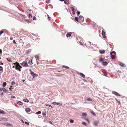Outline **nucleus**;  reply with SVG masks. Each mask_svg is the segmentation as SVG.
I'll return each instance as SVG.
<instances>
[{
	"label": "nucleus",
	"mask_w": 127,
	"mask_h": 127,
	"mask_svg": "<svg viewBox=\"0 0 127 127\" xmlns=\"http://www.w3.org/2000/svg\"><path fill=\"white\" fill-rule=\"evenodd\" d=\"M98 123V122L97 121L95 122H94V124L95 125H97Z\"/></svg>",
	"instance_id": "obj_29"
},
{
	"label": "nucleus",
	"mask_w": 127,
	"mask_h": 127,
	"mask_svg": "<svg viewBox=\"0 0 127 127\" xmlns=\"http://www.w3.org/2000/svg\"><path fill=\"white\" fill-rule=\"evenodd\" d=\"M71 8L72 11L73 10L74 11H76L77 10V8L76 7H72Z\"/></svg>",
	"instance_id": "obj_8"
},
{
	"label": "nucleus",
	"mask_w": 127,
	"mask_h": 127,
	"mask_svg": "<svg viewBox=\"0 0 127 127\" xmlns=\"http://www.w3.org/2000/svg\"><path fill=\"white\" fill-rule=\"evenodd\" d=\"M77 15H79V14L80 13V11H78V10L77 11Z\"/></svg>",
	"instance_id": "obj_41"
},
{
	"label": "nucleus",
	"mask_w": 127,
	"mask_h": 127,
	"mask_svg": "<svg viewBox=\"0 0 127 127\" xmlns=\"http://www.w3.org/2000/svg\"><path fill=\"white\" fill-rule=\"evenodd\" d=\"M85 120L87 121L89 123H90V121L87 118L85 119Z\"/></svg>",
	"instance_id": "obj_47"
},
{
	"label": "nucleus",
	"mask_w": 127,
	"mask_h": 127,
	"mask_svg": "<svg viewBox=\"0 0 127 127\" xmlns=\"http://www.w3.org/2000/svg\"><path fill=\"white\" fill-rule=\"evenodd\" d=\"M80 44L81 45H83V44L82 42L80 41L79 42Z\"/></svg>",
	"instance_id": "obj_54"
},
{
	"label": "nucleus",
	"mask_w": 127,
	"mask_h": 127,
	"mask_svg": "<svg viewBox=\"0 0 127 127\" xmlns=\"http://www.w3.org/2000/svg\"><path fill=\"white\" fill-rule=\"evenodd\" d=\"M119 64L120 65H121V66H123V67H125V64H123V63H121V62H120L119 63Z\"/></svg>",
	"instance_id": "obj_13"
},
{
	"label": "nucleus",
	"mask_w": 127,
	"mask_h": 127,
	"mask_svg": "<svg viewBox=\"0 0 127 127\" xmlns=\"http://www.w3.org/2000/svg\"><path fill=\"white\" fill-rule=\"evenodd\" d=\"M112 94L115 95L116 96H120V95L117 92H112Z\"/></svg>",
	"instance_id": "obj_6"
},
{
	"label": "nucleus",
	"mask_w": 127,
	"mask_h": 127,
	"mask_svg": "<svg viewBox=\"0 0 127 127\" xmlns=\"http://www.w3.org/2000/svg\"><path fill=\"white\" fill-rule=\"evenodd\" d=\"M2 88H0V91L1 92L2 91Z\"/></svg>",
	"instance_id": "obj_56"
},
{
	"label": "nucleus",
	"mask_w": 127,
	"mask_h": 127,
	"mask_svg": "<svg viewBox=\"0 0 127 127\" xmlns=\"http://www.w3.org/2000/svg\"><path fill=\"white\" fill-rule=\"evenodd\" d=\"M36 18L35 17V16L33 17V20H36Z\"/></svg>",
	"instance_id": "obj_42"
},
{
	"label": "nucleus",
	"mask_w": 127,
	"mask_h": 127,
	"mask_svg": "<svg viewBox=\"0 0 127 127\" xmlns=\"http://www.w3.org/2000/svg\"><path fill=\"white\" fill-rule=\"evenodd\" d=\"M1 64H3V63H1V61L0 60V65H1Z\"/></svg>",
	"instance_id": "obj_55"
},
{
	"label": "nucleus",
	"mask_w": 127,
	"mask_h": 127,
	"mask_svg": "<svg viewBox=\"0 0 127 127\" xmlns=\"http://www.w3.org/2000/svg\"><path fill=\"white\" fill-rule=\"evenodd\" d=\"M17 103L20 105H23L22 102L21 101H18L17 102Z\"/></svg>",
	"instance_id": "obj_14"
},
{
	"label": "nucleus",
	"mask_w": 127,
	"mask_h": 127,
	"mask_svg": "<svg viewBox=\"0 0 127 127\" xmlns=\"http://www.w3.org/2000/svg\"><path fill=\"white\" fill-rule=\"evenodd\" d=\"M14 66H13V67H14Z\"/></svg>",
	"instance_id": "obj_63"
},
{
	"label": "nucleus",
	"mask_w": 127,
	"mask_h": 127,
	"mask_svg": "<svg viewBox=\"0 0 127 127\" xmlns=\"http://www.w3.org/2000/svg\"><path fill=\"white\" fill-rule=\"evenodd\" d=\"M99 61H100L102 62H103V61H103L104 59L102 58H100L99 59Z\"/></svg>",
	"instance_id": "obj_28"
},
{
	"label": "nucleus",
	"mask_w": 127,
	"mask_h": 127,
	"mask_svg": "<svg viewBox=\"0 0 127 127\" xmlns=\"http://www.w3.org/2000/svg\"><path fill=\"white\" fill-rule=\"evenodd\" d=\"M0 70L2 71H3V69L2 66H0Z\"/></svg>",
	"instance_id": "obj_25"
},
{
	"label": "nucleus",
	"mask_w": 127,
	"mask_h": 127,
	"mask_svg": "<svg viewBox=\"0 0 127 127\" xmlns=\"http://www.w3.org/2000/svg\"><path fill=\"white\" fill-rule=\"evenodd\" d=\"M63 67L64 68H65L67 69H69V67L67 66H63Z\"/></svg>",
	"instance_id": "obj_31"
},
{
	"label": "nucleus",
	"mask_w": 127,
	"mask_h": 127,
	"mask_svg": "<svg viewBox=\"0 0 127 127\" xmlns=\"http://www.w3.org/2000/svg\"><path fill=\"white\" fill-rule=\"evenodd\" d=\"M8 61L10 62H12V61L11 60V59H8V58H7L6 59Z\"/></svg>",
	"instance_id": "obj_26"
},
{
	"label": "nucleus",
	"mask_w": 127,
	"mask_h": 127,
	"mask_svg": "<svg viewBox=\"0 0 127 127\" xmlns=\"http://www.w3.org/2000/svg\"><path fill=\"white\" fill-rule=\"evenodd\" d=\"M76 11H72V13L73 14H75Z\"/></svg>",
	"instance_id": "obj_49"
},
{
	"label": "nucleus",
	"mask_w": 127,
	"mask_h": 127,
	"mask_svg": "<svg viewBox=\"0 0 127 127\" xmlns=\"http://www.w3.org/2000/svg\"><path fill=\"white\" fill-rule=\"evenodd\" d=\"M12 83L13 84H15V82H12Z\"/></svg>",
	"instance_id": "obj_61"
},
{
	"label": "nucleus",
	"mask_w": 127,
	"mask_h": 127,
	"mask_svg": "<svg viewBox=\"0 0 127 127\" xmlns=\"http://www.w3.org/2000/svg\"><path fill=\"white\" fill-rule=\"evenodd\" d=\"M87 114L86 113H83L82 114V118H84V117H83L85 116L86 117L87 116Z\"/></svg>",
	"instance_id": "obj_11"
},
{
	"label": "nucleus",
	"mask_w": 127,
	"mask_h": 127,
	"mask_svg": "<svg viewBox=\"0 0 127 127\" xmlns=\"http://www.w3.org/2000/svg\"><path fill=\"white\" fill-rule=\"evenodd\" d=\"M45 105L46 106H48L49 107H51L52 108V106H51V105H49V104H45Z\"/></svg>",
	"instance_id": "obj_36"
},
{
	"label": "nucleus",
	"mask_w": 127,
	"mask_h": 127,
	"mask_svg": "<svg viewBox=\"0 0 127 127\" xmlns=\"http://www.w3.org/2000/svg\"><path fill=\"white\" fill-rule=\"evenodd\" d=\"M46 114V113L45 112H44L42 113V115L44 117H45L44 116H45Z\"/></svg>",
	"instance_id": "obj_23"
},
{
	"label": "nucleus",
	"mask_w": 127,
	"mask_h": 127,
	"mask_svg": "<svg viewBox=\"0 0 127 127\" xmlns=\"http://www.w3.org/2000/svg\"><path fill=\"white\" fill-rule=\"evenodd\" d=\"M75 20H76L77 22L79 21V19H78L77 17H76L75 18Z\"/></svg>",
	"instance_id": "obj_27"
},
{
	"label": "nucleus",
	"mask_w": 127,
	"mask_h": 127,
	"mask_svg": "<svg viewBox=\"0 0 127 127\" xmlns=\"http://www.w3.org/2000/svg\"><path fill=\"white\" fill-rule=\"evenodd\" d=\"M102 64L103 65H107V62L106 61H103L102 62Z\"/></svg>",
	"instance_id": "obj_19"
},
{
	"label": "nucleus",
	"mask_w": 127,
	"mask_h": 127,
	"mask_svg": "<svg viewBox=\"0 0 127 127\" xmlns=\"http://www.w3.org/2000/svg\"><path fill=\"white\" fill-rule=\"evenodd\" d=\"M102 35L103 37V38H106V36H105V33L104 31L103 30L102 31Z\"/></svg>",
	"instance_id": "obj_5"
},
{
	"label": "nucleus",
	"mask_w": 127,
	"mask_h": 127,
	"mask_svg": "<svg viewBox=\"0 0 127 127\" xmlns=\"http://www.w3.org/2000/svg\"><path fill=\"white\" fill-rule=\"evenodd\" d=\"M9 89L10 90H11V88H9Z\"/></svg>",
	"instance_id": "obj_62"
},
{
	"label": "nucleus",
	"mask_w": 127,
	"mask_h": 127,
	"mask_svg": "<svg viewBox=\"0 0 127 127\" xmlns=\"http://www.w3.org/2000/svg\"><path fill=\"white\" fill-rule=\"evenodd\" d=\"M25 124H27V125H29V123H28L27 122H25Z\"/></svg>",
	"instance_id": "obj_44"
},
{
	"label": "nucleus",
	"mask_w": 127,
	"mask_h": 127,
	"mask_svg": "<svg viewBox=\"0 0 127 127\" xmlns=\"http://www.w3.org/2000/svg\"><path fill=\"white\" fill-rule=\"evenodd\" d=\"M111 57L113 59H114L115 58V56L116 55V53L114 51H113L110 53Z\"/></svg>",
	"instance_id": "obj_2"
},
{
	"label": "nucleus",
	"mask_w": 127,
	"mask_h": 127,
	"mask_svg": "<svg viewBox=\"0 0 127 127\" xmlns=\"http://www.w3.org/2000/svg\"><path fill=\"white\" fill-rule=\"evenodd\" d=\"M13 64L16 65L15 68L16 69L19 70V71H21V69L22 68V67L20 65L19 63L16 62L13 63Z\"/></svg>",
	"instance_id": "obj_1"
},
{
	"label": "nucleus",
	"mask_w": 127,
	"mask_h": 127,
	"mask_svg": "<svg viewBox=\"0 0 127 127\" xmlns=\"http://www.w3.org/2000/svg\"><path fill=\"white\" fill-rule=\"evenodd\" d=\"M72 33L71 32H70L67 33L66 34V36L67 37H69L70 36Z\"/></svg>",
	"instance_id": "obj_9"
},
{
	"label": "nucleus",
	"mask_w": 127,
	"mask_h": 127,
	"mask_svg": "<svg viewBox=\"0 0 127 127\" xmlns=\"http://www.w3.org/2000/svg\"><path fill=\"white\" fill-rule=\"evenodd\" d=\"M74 120L72 119H70V122L71 123H72L74 122Z\"/></svg>",
	"instance_id": "obj_30"
},
{
	"label": "nucleus",
	"mask_w": 127,
	"mask_h": 127,
	"mask_svg": "<svg viewBox=\"0 0 127 127\" xmlns=\"http://www.w3.org/2000/svg\"><path fill=\"white\" fill-rule=\"evenodd\" d=\"M32 60H30L28 62L29 64H33V63L32 62Z\"/></svg>",
	"instance_id": "obj_20"
},
{
	"label": "nucleus",
	"mask_w": 127,
	"mask_h": 127,
	"mask_svg": "<svg viewBox=\"0 0 127 127\" xmlns=\"http://www.w3.org/2000/svg\"><path fill=\"white\" fill-rule=\"evenodd\" d=\"M91 113L94 115L95 116H96V114H95L94 113V112H93V111L92 112H91Z\"/></svg>",
	"instance_id": "obj_35"
},
{
	"label": "nucleus",
	"mask_w": 127,
	"mask_h": 127,
	"mask_svg": "<svg viewBox=\"0 0 127 127\" xmlns=\"http://www.w3.org/2000/svg\"><path fill=\"white\" fill-rule=\"evenodd\" d=\"M23 101L27 102H29V100L27 98H25L23 99Z\"/></svg>",
	"instance_id": "obj_16"
},
{
	"label": "nucleus",
	"mask_w": 127,
	"mask_h": 127,
	"mask_svg": "<svg viewBox=\"0 0 127 127\" xmlns=\"http://www.w3.org/2000/svg\"><path fill=\"white\" fill-rule=\"evenodd\" d=\"M25 111L27 113H28L31 111V109L29 108H26Z\"/></svg>",
	"instance_id": "obj_10"
},
{
	"label": "nucleus",
	"mask_w": 127,
	"mask_h": 127,
	"mask_svg": "<svg viewBox=\"0 0 127 127\" xmlns=\"http://www.w3.org/2000/svg\"><path fill=\"white\" fill-rule=\"evenodd\" d=\"M68 0H65L64 1V3L66 4H68L69 3Z\"/></svg>",
	"instance_id": "obj_18"
},
{
	"label": "nucleus",
	"mask_w": 127,
	"mask_h": 127,
	"mask_svg": "<svg viewBox=\"0 0 127 127\" xmlns=\"http://www.w3.org/2000/svg\"><path fill=\"white\" fill-rule=\"evenodd\" d=\"M82 124H83V125H84L86 126H87L85 122H82Z\"/></svg>",
	"instance_id": "obj_32"
},
{
	"label": "nucleus",
	"mask_w": 127,
	"mask_h": 127,
	"mask_svg": "<svg viewBox=\"0 0 127 127\" xmlns=\"http://www.w3.org/2000/svg\"><path fill=\"white\" fill-rule=\"evenodd\" d=\"M30 73H31V74L32 75V76L34 74V73L32 71H31V72H30Z\"/></svg>",
	"instance_id": "obj_39"
},
{
	"label": "nucleus",
	"mask_w": 127,
	"mask_h": 127,
	"mask_svg": "<svg viewBox=\"0 0 127 127\" xmlns=\"http://www.w3.org/2000/svg\"><path fill=\"white\" fill-rule=\"evenodd\" d=\"M83 81L84 82H87V81L85 80H84Z\"/></svg>",
	"instance_id": "obj_60"
},
{
	"label": "nucleus",
	"mask_w": 127,
	"mask_h": 127,
	"mask_svg": "<svg viewBox=\"0 0 127 127\" xmlns=\"http://www.w3.org/2000/svg\"><path fill=\"white\" fill-rule=\"evenodd\" d=\"M87 100L88 101H92V99L89 98H88L87 99Z\"/></svg>",
	"instance_id": "obj_37"
},
{
	"label": "nucleus",
	"mask_w": 127,
	"mask_h": 127,
	"mask_svg": "<svg viewBox=\"0 0 127 127\" xmlns=\"http://www.w3.org/2000/svg\"><path fill=\"white\" fill-rule=\"evenodd\" d=\"M57 102H53L52 103L53 104L55 105L57 104Z\"/></svg>",
	"instance_id": "obj_45"
},
{
	"label": "nucleus",
	"mask_w": 127,
	"mask_h": 127,
	"mask_svg": "<svg viewBox=\"0 0 127 127\" xmlns=\"http://www.w3.org/2000/svg\"><path fill=\"white\" fill-rule=\"evenodd\" d=\"M4 32V31H1L0 32V35Z\"/></svg>",
	"instance_id": "obj_43"
},
{
	"label": "nucleus",
	"mask_w": 127,
	"mask_h": 127,
	"mask_svg": "<svg viewBox=\"0 0 127 127\" xmlns=\"http://www.w3.org/2000/svg\"><path fill=\"white\" fill-rule=\"evenodd\" d=\"M46 2L47 3H48L50 2V0H46Z\"/></svg>",
	"instance_id": "obj_34"
},
{
	"label": "nucleus",
	"mask_w": 127,
	"mask_h": 127,
	"mask_svg": "<svg viewBox=\"0 0 127 127\" xmlns=\"http://www.w3.org/2000/svg\"><path fill=\"white\" fill-rule=\"evenodd\" d=\"M117 101L118 103H119L120 104V101H119L117 99H115Z\"/></svg>",
	"instance_id": "obj_48"
},
{
	"label": "nucleus",
	"mask_w": 127,
	"mask_h": 127,
	"mask_svg": "<svg viewBox=\"0 0 127 127\" xmlns=\"http://www.w3.org/2000/svg\"><path fill=\"white\" fill-rule=\"evenodd\" d=\"M47 17L48 20H49L50 19V18L48 15H47Z\"/></svg>",
	"instance_id": "obj_46"
},
{
	"label": "nucleus",
	"mask_w": 127,
	"mask_h": 127,
	"mask_svg": "<svg viewBox=\"0 0 127 127\" xmlns=\"http://www.w3.org/2000/svg\"><path fill=\"white\" fill-rule=\"evenodd\" d=\"M6 83L5 82H4L2 84V85L3 87H5V86H6Z\"/></svg>",
	"instance_id": "obj_24"
},
{
	"label": "nucleus",
	"mask_w": 127,
	"mask_h": 127,
	"mask_svg": "<svg viewBox=\"0 0 127 127\" xmlns=\"http://www.w3.org/2000/svg\"><path fill=\"white\" fill-rule=\"evenodd\" d=\"M79 75L81 77H82L83 78H85V75H84L82 73H80L79 74Z\"/></svg>",
	"instance_id": "obj_15"
},
{
	"label": "nucleus",
	"mask_w": 127,
	"mask_h": 127,
	"mask_svg": "<svg viewBox=\"0 0 127 127\" xmlns=\"http://www.w3.org/2000/svg\"><path fill=\"white\" fill-rule=\"evenodd\" d=\"M12 87V86H10V87Z\"/></svg>",
	"instance_id": "obj_64"
},
{
	"label": "nucleus",
	"mask_w": 127,
	"mask_h": 127,
	"mask_svg": "<svg viewBox=\"0 0 127 127\" xmlns=\"http://www.w3.org/2000/svg\"><path fill=\"white\" fill-rule=\"evenodd\" d=\"M38 74H34L33 75V78H34L35 77H38Z\"/></svg>",
	"instance_id": "obj_22"
},
{
	"label": "nucleus",
	"mask_w": 127,
	"mask_h": 127,
	"mask_svg": "<svg viewBox=\"0 0 127 127\" xmlns=\"http://www.w3.org/2000/svg\"><path fill=\"white\" fill-rule=\"evenodd\" d=\"M60 1H64L65 0H60Z\"/></svg>",
	"instance_id": "obj_59"
},
{
	"label": "nucleus",
	"mask_w": 127,
	"mask_h": 127,
	"mask_svg": "<svg viewBox=\"0 0 127 127\" xmlns=\"http://www.w3.org/2000/svg\"><path fill=\"white\" fill-rule=\"evenodd\" d=\"M56 104L57 105H62V104H61L60 103H57Z\"/></svg>",
	"instance_id": "obj_40"
},
{
	"label": "nucleus",
	"mask_w": 127,
	"mask_h": 127,
	"mask_svg": "<svg viewBox=\"0 0 127 127\" xmlns=\"http://www.w3.org/2000/svg\"><path fill=\"white\" fill-rule=\"evenodd\" d=\"M32 14H30L29 15V18H32Z\"/></svg>",
	"instance_id": "obj_33"
},
{
	"label": "nucleus",
	"mask_w": 127,
	"mask_h": 127,
	"mask_svg": "<svg viewBox=\"0 0 127 127\" xmlns=\"http://www.w3.org/2000/svg\"><path fill=\"white\" fill-rule=\"evenodd\" d=\"M48 122L50 124H52V122L51 121H48Z\"/></svg>",
	"instance_id": "obj_50"
},
{
	"label": "nucleus",
	"mask_w": 127,
	"mask_h": 127,
	"mask_svg": "<svg viewBox=\"0 0 127 127\" xmlns=\"http://www.w3.org/2000/svg\"><path fill=\"white\" fill-rule=\"evenodd\" d=\"M3 93H1V94H0V95H3Z\"/></svg>",
	"instance_id": "obj_58"
},
{
	"label": "nucleus",
	"mask_w": 127,
	"mask_h": 127,
	"mask_svg": "<svg viewBox=\"0 0 127 127\" xmlns=\"http://www.w3.org/2000/svg\"><path fill=\"white\" fill-rule=\"evenodd\" d=\"M21 64L23 66L27 67L28 66V65L27 62L25 61L23 62L22 63H21Z\"/></svg>",
	"instance_id": "obj_3"
},
{
	"label": "nucleus",
	"mask_w": 127,
	"mask_h": 127,
	"mask_svg": "<svg viewBox=\"0 0 127 127\" xmlns=\"http://www.w3.org/2000/svg\"><path fill=\"white\" fill-rule=\"evenodd\" d=\"M35 57L37 61H38L39 60V57L38 56L35 55Z\"/></svg>",
	"instance_id": "obj_21"
},
{
	"label": "nucleus",
	"mask_w": 127,
	"mask_h": 127,
	"mask_svg": "<svg viewBox=\"0 0 127 127\" xmlns=\"http://www.w3.org/2000/svg\"><path fill=\"white\" fill-rule=\"evenodd\" d=\"M11 97L12 98H15V96H11Z\"/></svg>",
	"instance_id": "obj_57"
},
{
	"label": "nucleus",
	"mask_w": 127,
	"mask_h": 127,
	"mask_svg": "<svg viewBox=\"0 0 127 127\" xmlns=\"http://www.w3.org/2000/svg\"><path fill=\"white\" fill-rule=\"evenodd\" d=\"M0 113L1 114H5V113L3 110L0 109Z\"/></svg>",
	"instance_id": "obj_12"
},
{
	"label": "nucleus",
	"mask_w": 127,
	"mask_h": 127,
	"mask_svg": "<svg viewBox=\"0 0 127 127\" xmlns=\"http://www.w3.org/2000/svg\"><path fill=\"white\" fill-rule=\"evenodd\" d=\"M99 52L101 54H103L105 53V51L102 50H99Z\"/></svg>",
	"instance_id": "obj_7"
},
{
	"label": "nucleus",
	"mask_w": 127,
	"mask_h": 127,
	"mask_svg": "<svg viewBox=\"0 0 127 127\" xmlns=\"http://www.w3.org/2000/svg\"><path fill=\"white\" fill-rule=\"evenodd\" d=\"M79 20L80 22H82L84 21V18L83 16H80L79 18Z\"/></svg>",
	"instance_id": "obj_4"
},
{
	"label": "nucleus",
	"mask_w": 127,
	"mask_h": 127,
	"mask_svg": "<svg viewBox=\"0 0 127 127\" xmlns=\"http://www.w3.org/2000/svg\"><path fill=\"white\" fill-rule=\"evenodd\" d=\"M41 113V112L40 111H38L36 113V114H40Z\"/></svg>",
	"instance_id": "obj_38"
},
{
	"label": "nucleus",
	"mask_w": 127,
	"mask_h": 127,
	"mask_svg": "<svg viewBox=\"0 0 127 127\" xmlns=\"http://www.w3.org/2000/svg\"><path fill=\"white\" fill-rule=\"evenodd\" d=\"M2 53V50L1 49H0V54H1Z\"/></svg>",
	"instance_id": "obj_53"
},
{
	"label": "nucleus",
	"mask_w": 127,
	"mask_h": 127,
	"mask_svg": "<svg viewBox=\"0 0 127 127\" xmlns=\"http://www.w3.org/2000/svg\"><path fill=\"white\" fill-rule=\"evenodd\" d=\"M30 53V52L29 51V50H28L27 52H26V53H27V54H28L29 53Z\"/></svg>",
	"instance_id": "obj_52"
},
{
	"label": "nucleus",
	"mask_w": 127,
	"mask_h": 127,
	"mask_svg": "<svg viewBox=\"0 0 127 127\" xmlns=\"http://www.w3.org/2000/svg\"><path fill=\"white\" fill-rule=\"evenodd\" d=\"M13 42L15 44H16V43L15 42V40H13Z\"/></svg>",
	"instance_id": "obj_51"
},
{
	"label": "nucleus",
	"mask_w": 127,
	"mask_h": 127,
	"mask_svg": "<svg viewBox=\"0 0 127 127\" xmlns=\"http://www.w3.org/2000/svg\"><path fill=\"white\" fill-rule=\"evenodd\" d=\"M2 90L3 92L5 93L7 92L8 91L6 89L4 88H2Z\"/></svg>",
	"instance_id": "obj_17"
}]
</instances>
